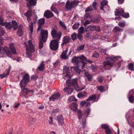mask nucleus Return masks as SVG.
<instances>
[{
    "label": "nucleus",
    "mask_w": 134,
    "mask_h": 134,
    "mask_svg": "<svg viewBox=\"0 0 134 134\" xmlns=\"http://www.w3.org/2000/svg\"><path fill=\"white\" fill-rule=\"evenodd\" d=\"M87 59V58L84 55H81L79 57H75L72 59L71 62L72 63H74L80 61L79 60H81V61L83 62Z\"/></svg>",
    "instance_id": "9b49d317"
},
{
    "label": "nucleus",
    "mask_w": 134,
    "mask_h": 134,
    "mask_svg": "<svg viewBox=\"0 0 134 134\" xmlns=\"http://www.w3.org/2000/svg\"><path fill=\"white\" fill-rule=\"evenodd\" d=\"M24 43L26 45V54L27 56V57L30 58L32 55V53L34 51L33 45L31 40L29 41H28V45H27L26 42H24Z\"/></svg>",
    "instance_id": "7ed1b4c3"
},
{
    "label": "nucleus",
    "mask_w": 134,
    "mask_h": 134,
    "mask_svg": "<svg viewBox=\"0 0 134 134\" xmlns=\"http://www.w3.org/2000/svg\"><path fill=\"white\" fill-rule=\"evenodd\" d=\"M98 3L97 2H94L92 3V6L94 8V9H97V5Z\"/></svg>",
    "instance_id": "4d7b16f0"
},
{
    "label": "nucleus",
    "mask_w": 134,
    "mask_h": 134,
    "mask_svg": "<svg viewBox=\"0 0 134 134\" xmlns=\"http://www.w3.org/2000/svg\"><path fill=\"white\" fill-rule=\"evenodd\" d=\"M101 127L103 129H105V130L109 127V126L106 124L102 125Z\"/></svg>",
    "instance_id": "e2e57ef3"
},
{
    "label": "nucleus",
    "mask_w": 134,
    "mask_h": 134,
    "mask_svg": "<svg viewBox=\"0 0 134 134\" xmlns=\"http://www.w3.org/2000/svg\"><path fill=\"white\" fill-rule=\"evenodd\" d=\"M60 63L58 61L56 62L55 63L53 64V65L56 68L57 67L58 65Z\"/></svg>",
    "instance_id": "338daca9"
},
{
    "label": "nucleus",
    "mask_w": 134,
    "mask_h": 134,
    "mask_svg": "<svg viewBox=\"0 0 134 134\" xmlns=\"http://www.w3.org/2000/svg\"><path fill=\"white\" fill-rule=\"evenodd\" d=\"M28 2L27 3V7L28 8H31L36 4V0H26Z\"/></svg>",
    "instance_id": "2eb2a0df"
},
{
    "label": "nucleus",
    "mask_w": 134,
    "mask_h": 134,
    "mask_svg": "<svg viewBox=\"0 0 134 134\" xmlns=\"http://www.w3.org/2000/svg\"><path fill=\"white\" fill-rule=\"evenodd\" d=\"M78 3V1H73L71 2H70L69 1H67L65 7L66 10L67 11L70 10L77 6Z\"/></svg>",
    "instance_id": "39448f33"
},
{
    "label": "nucleus",
    "mask_w": 134,
    "mask_h": 134,
    "mask_svg": "<svg viewBox=\"0 0 134 134\" xmlns=\"http://www.w3.org/2000/svg\"><path fill=\"white\" fill-rule=\"evenodd\" d=\"M98 90L101 92H103L105 90L102 86H99L97 87Z\"/></svg>",
    "instance_id": "de8ad7c7"
},
{
    "label": "nucleus",
    "mask_w": 134,
    "mask_h": 134,
    "mask_svg": "<svg viewBox=\"0 0 134 134\" xmlns=\"http://www.w3.org/2000/svg\"><path fill=\"white\" fill-rule=\"evenodd\" d=\"M33 24L32 22H31L29 24V27L30 30L31 32V34H32L33 31Z\"/></svg>",
    "instance_id": "473e14b6"
},
{
    "label": "nucleus",
    "mask_w": 134,
    "mask_h": 134,
    "mask_svg": "<svg viewBox=\"0 0 134 134\" xmlns=\"http://www.w3.org/2000/svg\"><path fill=\"white\" fill-rule=\"evenodd\" d=\"M90 112V108H88L85 111V115H87V116L86 117V118L88 116V115Z\"/></svg>",
    "instance_id": "3c124183"
},
{
    "label": "nucleus",
    "mask_w": 134,
    "mask_h": 134,
    "mask_svg": "<svg viewBox=\"0 0 134 134\" xmlns=\"http://www.w3.org/2000/svg\"><path fill=\"white\" fill-rule=\"evenodd\" d=\"M9 71H7V70H6L4 73L3 74H0V76L1 79H2L3 77H7L9 74Z\"/></svg>",
    "instance_id": "a878e982"
},
{
    "label": "nucleus",
    "mask_w": 134,
    "mask_h": 134,
    "mask_svg": "<svg viewBox=\"0 0 134 134\" xmlns=\"http://www.w3.org/2000/svg\"><path fill=\"white\" fill-rule=\"evenodd\" d=\"M33 93V91L29 90L27 88H24L22 90L21 93L23 96H25L30 92Z\"/></svg>",
    "instance_id": "412c9836"
},
{
    "label": "nucleus",
    "mask_w": 134,
    "mask_h": 134,
    "mask_svg": "<svg viewBox=\"0 0 134 134\" xmlns=\"http://www.w3.org/2000/svg\"><path fill=\"white\" fill-rule=\"evenodd\" d=\"M32 11L31 10H28L27 12L25 13L24 15L26 16H30L31 15Z\"/></svg>",
    "instance_id": "37998d69"
},
{
    "label": "nucleus",
    "mask_w": 134,
    "mask_h": 134,
    "mask_svg": "<svg viewBox=\"0 0 134 134\" xmlns=\"http://www.w3.org/2000/svg\"><path fill=\"white\" fill-rule=\"evenodd\" d=\"M29 75L27 74L23 76L22 79L20 82V87L21 88H24L27 85L29 81Z\"/></svg>",
    "instance_id": "423d86ee"
},
{
    "label": "nucleus",
    "mask_w": 134,
    "mask_h": 134,
    "mask_svg": "<svg viewBox=\"0 0 134 134\" xmlns=\"http://www.w3.org/2000/svg\"><path fill=\"white\" fill-rule=\"evenodd\" d=\"M124 12V10L122 9L119 8L116 10L115 11V15H122V13Z\"/></svg>",
    "instance_id": "5701e85b"
},
{
    "label": "nucleus",
    "mask_w": 134,
    "mask_h": 134,
    "mask_svg": "<svg viewBox=\"0 0 134 134\" xmlns=\"http://www.w3.org/2000/svg\"><path fill=\"white\" fill-rule=\"evenodd\" d=\"M125 25V22L123 21V22H119L118 24V25L122 27H123Z\"/></svg>",
    "instance_id": "052dcab7"
},
{
    "label": "nucleus",
    "mask_w": 134,
    "mask_h": 134,
    "mask_svg": "<svg viewBox=\"0 0 134 134\" xmlns=\"http://www.w3.org/2000/svg\"><path fill=\"white\" fill-rule=\"evenodd\" d=\"M0 24L2 26H5L6 29H10L12 27V25L10 23L7 22L6 21H4L3 19L0 16Z\"/></svg>",
    "instance_id": "1a4fd4ad"
},
{
    "label": "nucleus",
    "mask_w": 134,
    "mask_h": 134,
    "mask_svg": "<svg viewBox=\"0 0 134 134\" xmlns=\"http://www.w3.org/2000/svg\"><path fill=\"white\" fill-rule=\"evenodd\" d=\"M44 68V65L43 62H42L38 68V69L40 71H42L43 70Z\"/></svg>",
    "instance_id": "2f4dec72"
},
{
    "label": "nucleus",
    "mask_w": 134,
    "mask_h": 134,
    "mask_svg": "<svg viewBox=\"0 0 134 134\" xmlns=\"http://www.w3.org/2000/svg\"><path fill=\"white\" fill-rule=\"evenodd\" d=\"M44 15L46 17L49 18L53 16V14L50 10H47L44 13Z\"/></svg>",
    "instance_id": "aec40b11"
},
{
    "label": "nucleus",
    "mask_w": 134,
    "mask_h": 134,
    "mask_svg": "<svg viewBox=\"0 0 134 134\" xmlns=\"http://www.w3.org/2000/svg\"><path fill=\"white\" fill-rule=\"evenodd\" d=\"M77 79L75 78L72 80L71 81L72 87L73 86L77 91H80L84 89L85 87V86H83L82 87H80L78 86V83L77 82Z\"/></svg>",
    "instance_id": "6e6552de"
},
{
    "label": "nucleus",
    "mask_w": 134,
    "mask_h": 134,
    "mask_svg": "<svg viewBox=\"0 0 134 134\" xmlns=\"http://www.w3.org/2000/svg\"><path fill=\"white\" fill-rule=\"evenodd\" d=\"M99 50L101 53L103 54H106V52L107 51L106 49H103L99 48Z\"/></svg>",
    "instance_id": "ea45409f"
},
{
    "label": "nucleus",
    "mask_w": 134,
    "mask_h": 134,
    "mask_svg": "<svg viewBox=\"0 0 134 134\" xmlns=\"http://www.w3.org/2000/svg\"><path fill=\"white\" fill-rule=\"evenodd\" d=\"M22 28H21L20 26L17 32V34L19 36H22Z\"/></svg>",
    "instance_id": "e433bc0d"
},
{
    "label": "nucleus",
    "mask_w": 134,
    "mask_h": 134,
    "mask_svg": "<svg viewBox=\"0 0 134 134\" xmlns=\"http://www.w3.org/2000/svg\"><path fill=\"white\" fill-rule=\"evenodd\" d=\"M72 69H73L76 72L78 73L79 74H80L81 72V70L79 69V68L77 66H74L71 67Z\"/></svg>",
    "instance_id": "7c9ffc66"
},
{
    "label": "nucleus",
    "mask_w": 134,
    "mask_h": 134,
    "mask_svg": "<svg viewBox=\"0 0 134 134\" xmlns=\"http://www.w3.org/2000/svg\"><path fill=\"white\" fill-rule=\"evenodd\" d=\"M122 16L125 18H127L129 17V15L128 13H124L122 14Z\"/></svg>",
    "instance_id": "680f3d73"
},
{
    "label": "nucleus",
    "mask_w": 134,
    "mask_h": 134,
    "mask_svg": "<svg viewBox=\"0 0 134 134\" xmlns=\"http://www.w3.org/2000/svg\"><path fill=\"white\" fill-rule=\"evenodd\" d=\"M133 64L132 63H130L128 65V67L129 69L132 71L133 70Z\"/></svg>",
    "instance_id": "09e8293b"
},
{
    "label": "nucleus",
    "mask_w": 134,
    "mask_h": 134,
    "mask_svg": "<svg viewBox=\"0 0 134 134\" xmlns=\"http://www.w3.org/2000/svg\"><path fill=\"white\" fill-rule=\"evenodd\" d=\"M85 46L84 45H82L78 47L77 48L76 50L77 51L83 50Z\"/></svg>",
    "instance_id": "58836bf2"
},
{
    "label": "nucleus",
    "mask_w": 134,
    "mask_h": 134,
    "mask_svg": "<svg viewBox=\"0 0 134 134\" xmlns=\"http://www.w3.org/2000/svg\"><path fill=\"white\" fill-rule=\"evenodd\" d=\"M86 94V93L85 92H80L77 95V96L78 97L80 98L85 96Z\"/></svg>",
    "instance_id": "c9c22d12"
},
{
    "label": "nucleus",
    "mask_w": 134,
    "mask_h": 134,
    "mask_svg": "<svg viewBox=\"0 0 134 134\" xmlns=\"http://www.w3.org/2000/svg\"><path fill=\"white\" fill-rule=\"evenodd\" d=\"M93 10V9L91 5H90L85 10V12H89Z\"/></svg>",
    "instance_id": "49530a36"
},
{
    "label": "nucleus",
    "mask_w": 134,
    "mask_h": 134,
    "mask_svg": "<svg viewBox=\"0 0 134 134\" xmlns=\"http://www.w3.org/2000/svg\"><path fill=\"white\" fill-rule=\"evenodd\" d=\"M60 95L59 93H57L53 95L49 98L50 100L54 101L55 100H58L60 98Z\"/></svg>",
    "instance_id": "dca6fc26"
},
{
    "label": "nucleus",
    "mask_w": 134,
    "mask_h": 134,
    "mask_svg": "<svg viewBox=\"0 0 134 134\" xmlns=\"http://www.w3.org/2000/svg\"><path fill=\"white\" fill-rule=\"evenodd\" d=\"M84 74L85 76L87 77L88 81H90L92 78V75L90 74L87 72H85Z\"/></svg>",
    "instance_id": "393cba45"
},
{
    "label": "nucleus",
    "mask_w": 134,
    "mask_h": 134,
    "mask_svg": "<svg viewBox=\"0 0 134 134\" xmlns=\"http://www.w3.org/2000/svg\"><path fill=\"white\" fill-rule=\"evenodd\" d=\"M79 23L75 24L72 26V29L73 30H76L79 27Z\"/></svg>",
    "instance_id": "864d4df0"
},
{
    "label": "nucleus",
    "mask_w": 134,
    "mask_h": 134,
    "mask_svg": "<svg viewBox=\"0 0 134 134\" xmlns=\"http://www.w3.org/2000/svg\"><path fill=\"white\" fill-rule=\"evenodd\" d=\"M84 28L83 27H80L78 30V33L80 34H82L84 33Z\"/></svg>",
    "instance_id": "f704fd0d"
},
{
    "label": "nucleus",
    "mask_w": 134,
    "mask_h": 134,
    "mask_svg": "<svg viewBox=\"0 0 134 134\" xmlns=\"http://www.w3.org/2000/svg\"><path fill=\"white\" fill-rule=\"evenodd\" d=\"M57 28L55 26L52 27L51 29V35L53 38H56L51 41L50 43L49 47L52 50L56 51L58 49V42L62 36L61 32H59L57 33Z\"/></svg>",
    "instance_id": "f257e3e1"
},
{
    "label": "nucleus",
    "mask_w": 134,
    "mask_h": 134,
    "mask_svg": "<svg viewBox=\"0 0 134 134\" xmlns=\"http://www.w3.org/2000/svg\"><path fill=\"white\" fill-rule=\"evenodd\" d=\"M129 99L130 102L132 103L134 101V97L130 95L129 98Z\"/></svg>",
    "instance_id": "603ef678"
},
{
    "label": "nucleus",
    "mask_w": 134,
    "mask_h": 134,
    "mask_svg": "<svg viewBox=\"0 0 134 134\" xmlns=\"http://www.w3.org/2000/svg\"><path fill=\"white\" fill-rule=\"evenodd\" d=\"M59 23L61 27L65 30L66 29V25L64 22L61 21H60L59 22Z\"/></svg>",
    "instance_id": "72a5a7b5"
},
{
    "label": "nucleus",
    "mask_w": 134,
    "mask_h": 134,
    "mask_svg": "<svg viewBox=\"0 0 134 134\" xmlns=\"http://www.w3.org/2000/svg\"><path fill=\"white\" fill-rule=\"evenodd\" d=\"M31 78L32 79H33L34 80H35L37 79V76L36 75H33L31 76Z\"/></svg>",
    "instance_id": "774afa93"
},
{
    "label": "nucleus",
    "mask_w": 134,
    "mask_h": 134,
    "mask_svg": "<svg viewBox=\"0 0 134 134\" xmlns=\"http://www.w3.org/2000/svg\"><path fill=\"white\" fill-rule=\"evenodd\" d=\"M77 113L78 115V118L79 119H80L82 117V114L81 111L80 110H78Z\"/></svg>",
    "instance_id": "c03bdc74"
},
{
    "label": "nucleus",
    "mask_w": 134,
    "mask_h": 134,
    "mask_svg": "<svg viewBox=\"0 0 134 134\" xmlns=\"http://www.w3.org/2000/svg\"><path fill=\"white\" fill-rule=\"evenodd\" d=\"M77 37L79 40H82V36L81 34H77Z\"/></svg>",
    "instance_id": "69168bd1"
},
{
    "label": "nucleus",
    "mask_w": 134,
    "mask_h": 134,
    "mask_svg": "<svg viewBox=\"0 0 134 134\" xmlns=\"http://www.w3.org/2000/svg\"><path fill=\"white\" fill-rule=\"evenodd\" d=\"M105 131L106 134H110L111 133V130L109 129V127L106 129Z\"/></svg>",
    "instance_id": "0e129e2a"
},
{
    "label": "nucleus",
    "mask_w": 134,
    "mask_h": 134,
    "mask_svg": "<svg viewBox=\"0 0 134 134\" xmlns=\"http://www.w3.org/2000/svg\"><path fill=\"white\" fill-rule=\"evenodd\" d=\"M91 68L93 70V71H94L97 68V67L96 65H94L92 64L91 66Z\"/></svg>",
    "instance_id": "6e6d98bb"
},
{
    "label": "nucleus",
    "mask_w": 134,
    "mask_h": 134,
    "mask_svg": "<svg viewBox=\"0 0 134 134\" xmlns=\"http://www.w3.org/2000/svg\"><path fill=\"white\" fill-rule=\"evenodd\" d=\"M85 122L86 118H83L82 121L81 127L83 128H84L86 124Z\"/></svg>",
    "instance_id": "79ce46f5"
},
{
    "label": "nucleus",
    "mask_w": 134,
    "mask_h": 134,
    "mask_svg": "<svg viewBox=\"0 0 134 134\" xmlns=\"http://www.w3.org/2000/svg\"><path fill=\"white\" fill-rule=\"evenodd\" d=\"M38 22L39 25L37 31H38L40 30L41 29V26L44 24L45 23V19L43 18L40 19L38 20Z\"/></svg>",
    "instance_id": "a211bd4d"
},
{
    "label": "nucleus",
    "mask_w": 134,
    "mask_h": 134,
    "mask_svg": "<svg viewBox=\"0 0 134 134\" xmlns=\"http://www.w3.org/2000/svg\"><path fill=\"white\" fill-rule=\"evenodd\" d=\"M5 34V31L4 29L0 26V36H2Z\"/></svg>",
    "instance_id": "a18cd8bd"
},
{
    "label": "nucleus",
    "mask_w": 134,
    "mask_h": 134,
    "mask_svg": "<svg viewBox=\"0 0 134 134\" xmlns=\"http://www.w3.org/2000/svg\"><path fill=\"white\" fill-rule=\"evenodd\" d=\"M57 119L59 123V125H62L64 123V119L62 115L58 116L57 117Z\"/></svg>",
    "instance_id": "f3484780"
},
{
    "label": "nucleus",
    "mask_w": 134,
    "mask_h": 134,
    "mask_svg": "<svg viewBox=\"0 0 134 134\" xmlns=\"http://www.w3.org/2000/svg\"><path fill=\"white\" fill-rule=\"evenodd\" d=\"M96 95L93 94L89 97L88 98L86 99L87 101L90 100H94L96 98Z\"/></svg>",
    "instance_id": "c756f323"
},
{
    "label": "nucleus",
    "mask_w": 134,
    "mask_h": 134,
    "mask_svg": "<svg viewBox=\"0 0 134 134\" xmlns=\"http://www.w3.org/2000/svg\"><path fill=\"white\" fill-rule=\"evenodd\" d=\"M63 72L64 74L65 73L66 74L65 75L64 79L69 80V79L71 77V76L69 74L70 71L69 67L67 66H64L63 68Z\"/></svg>",
    "instance_id": "9d476101"
},
{
    "label": "nucleus",
    "mask_w": 134,
    "mask_h": 134,
    "mask_svg": "<svg viewBox=\"0 0 134 134\" xmlns=\"http://www.w3.org/2000/svg\"><path fill=\"white\" fill-rule=\"evenodd\" d=\"M43 47V43L40 40L39 43V48L41 49Z\"/></svg>",
    "instance_id": "13d9d810"
},
{
    "label": "nucleus",
    "mask_w": 134,
    "mask_h": 134,
    "mask_svg": "<svg viewBox=\"0 0 134 134\" xmlns=\"http://www.w3.org/2000/svg\"><path fill=\"white\" fill-rule=\"evenodd\" d=\"M72 63L76 65H77L79 69H83L85 67V65L86 64V63L83 61H79V62H77Z\"/></svg>",
    "instance_id": "ddd939ff"
},
{
    "label": "nucleus",
    "mask_w": 134,
    "mask_h": 134,
    "mask_svg": "<svg viewBox=\"0 0 134 134\" xmlns=\"http://www.w3.org/2000/svg\"><path fill=\"white\" fill-rule=\"evenodd\" d=\"M88 31H93L95 30L98 31H99V28L98 27H96L95 26L93 25H91L89 26L87 29Z\"/></svg>",
    "instance_id": "6ab92c4d"
},
{
    "label": "nucleus",
    "mask_w": 134,
    "mask_h": 134,
    "mask_svg": "<svg viewBox=\"0 0 134 134\" xmlns=\"http://www.w3.org/2000/svg\"><path fill=\"white\" fill-rule=\"evenodd\" d=\"M12 27L14 30H16L18 27V24L15 20H12Z\"/></svg>",
    "instance_id": "cd10ccee"
},
{
    "label": "nucleus",
    "mask_w": 134,
    "mask_h": 134,
    "mask_svg": "<svg viewBox=\"0 0 134 134\" xmlns=\"http://www.w3.org/2000/svg\"><path fill=\"white\" fill-rule=\"evenodd\" d=\"M68 100L69 101H77L76 99L74 96H72L68 98Z\"/></svg>",
    "instance_id": "8fccbe9b"
},
{
    "label": "nucleus",
    "mask_w": 134,
    "mask_h": 134,
    "mask_svg": "<svg viewBox=\"0 0 134 134\" xmlns=\"http://www.w3.org/2000/svg\"><path fill=\"white\" fill-rule=\"evenodd\" d=\"M107 60L106 62H104L103 63L104 66H105L107 65L112 66L115 62V61L116 60H119V61H120V60L121 59V57L119 56L111 57H109L106 58Z\"/></svg>",
    "instance_id": "20e7f679"
},
{
    "label": "nucleus",
    "mask_w": 134,
    "mask_h": 134,
    "mask_svg": "<svg viewBox=\"0 0 134 134\" xmlns=\"http://www.w3.org/2000/svg\"><path fill=\"white\" fill-rule=\"evenodd\" d=\"M68 51V49L67 48H66L65 51L62 52L60 55V57L61 58L64 59H68V56L66 54Z\"/></svg>",
    "instance_id": "4be33fe9"
},
{
    "label": "nucleus",
    "mask_w": 134,
    "mask_h": 134,
    "mask_svg": "<svg viewBox=\"0 0 134 134\" xmlns=\"http://www.w3.org/2000/svg\"><path fill=\"white\" fill-rule=\"evenodd\" d=\"M71 40L69 36H66L63 38L62 40V43L61 45L63 46L69 43Z\"/></svg>",
    "instance_id": "4468645a"
},
{
    "label": "nucleus",
    "mask_w": 134,
    "mask_h": 134,
    "mask_svg": "<svg viewBox=\"0 0 134 134\" xmlns=\"http://www.w3.org/2000/svg\"><path fill=\"white\" fill-rule=\"evenodd\" d=\"M122 31L123 30L118 26H115L113 30V32L114 33L119 32H122Z\"/></svg>",
    "instance_id": "c85d7f7f"
},
{
    "label": "nucleus",
    "mask_w": 134,
    "mask_h": 134,
    "mask_svg": "<svg viewBox=\"0 0 134 134\" xmlns=\"http://www.w3.org/2000/svg\"><path fill=\"white\" fill-rule=\"evenodd\" d=\"M67 86L63 89V91L68 94H71L73 91V87L71 85V82L69 80H67L66 81Z\"/></svg>",
    "instance_id": "0eeeda50"
},
{
    "label": "nucleus",
    "mask_w": 134,
    "mask_h": 134,
    "mask_svg": "<svg viewBox=\"0 0 134 134\" xmlns=\"http://www.w3.org/2000/svg\"><path fill=\"white\" fill-rule=\"evenodd\" d=\"M98 80L100 83H101L102 82L103 80V77L101 76H99L97 78Z\"/></svg>",
    "instance_id": "5fc2aeb1"
},
{
    "label": "nucleus",
    "mask_w": 134,
    "mask_h": 134,
    "mask_svg": "<svg viewBox=\"0 0 134 134\" xmlns=\"http://www.w3.org/2000/svg\"><path fill=\"white\" fill-rule=\"evenodd\" d=\"M77 36H76V34L75 33H74L71 35V39L73 41H74L75 40L77 39Z\"/></svg>",
    "instance_id": "4c0bfd02"
},
{
    "label": "nucleus",
    "mask_w": 134,
    "mask_h": 134,
    "mask_svg": "<svg viewBox=\"0 0 134 134\" xmlns=\"http://www.w3.org/2000/svg\"><path fill=\"white\" fill-rule=\"evenodd\" d=\"M77 104L76 102H72L70 106L71 109L74 111H76L77 109Z\"/></svg>",
    "instance_id": "b1692460"
},
{
    "label": "nucleus",
    "mask_w": 134,
    "mask_h": 134,
    "mask_svg": "<svg viewBox=\"0 0 134 134\" xmlns=\"http://www.w3.org/2000/svg\"><path fill=\"white\" fill-rule=\"evenodd\" d=\"M51 9L52 11L54 12L57 14H58V12L56 8L55 7L52 6L51 8Z\"/></svg>",
    "instance_id": "a19ab883"
},
{
    "label": "nucleus",
    "mask_w": 134,
    "mask_h": 134,
    "mask_svg": "<svg viewBox=\"0 0 134 134\" xmlns=\"http://www.w3.org/2000/svg\"><path fill=\"white\" fill-rule=\"evenodd\" d=\"M40 33L43 41L44 42H45L47 41L48 36V31L46 30H41Z\"/></svg>",
    "instance_id": "f8f14e48"
},
{
    "label": "nucleus",
    "mask_w": 134,
    "mask_h": 134,
    "mask_svg": "<svg viewBox=\"0 0 134 134\" xmlns=\"http://www.w3.org/2000/svg\"><path fill=\"white\" fill-rule=\"evenodd\" d=\"M9 47L11 51L7 46H5L4 48L0 47V58L4 57L6 54L9 57H11L13 54H16V51L14 47V44L10 43L9 46Z\"/></svg>",
    "instance_id": "f03ea898"
},
{
    "label": "nucleus",
    "mask_w": 134,
    "mask_h": 134,
    "mask_svg": "<svg viewBox=\"0 0 134 134\" xmlns=\"http://www.w3.org/2000/svg\"><path fill=\"white\" fill-rule=\"evenodd\" d=\"M107 1L103 0L100 3V8L101 10H103L104 7L107 5Z\"/></svg>",
    "instance_id": "bb28decb"
},
{
    "label": "nucleus",
    "mask_w": 134,
    "mask_h": 134,
    "mask_svg": "<svg viewBox=\"0 0 134 134\" xmlns=\"http://www.w3.org/2000/svg\"><path fill=\"white\" fill-rule=\"evenodd\" d=\"M99 56V53L98 52H95L92 55V57L95 58H98Z\"/></svg>",
    "instance_id": "bf43d9fd"
}]
</instances>
